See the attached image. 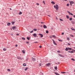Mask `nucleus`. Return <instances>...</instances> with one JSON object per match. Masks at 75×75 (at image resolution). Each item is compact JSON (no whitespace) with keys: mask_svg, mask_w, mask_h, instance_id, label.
<instances>
[{"mask_svg":"<svg viewBox=\"0 0 75 75\" xmlns=\"http://www.w3.org/2000/svg\"><path fill=\"white\" fill-rule=\"evenodd\" d=\"M54 8L56 9V11H58V8H59V6H58V5L57 4H56V6H54Z\"/></svg>","mask_w":75,"mask_h":75,"instance_id":"nucleus-1","label":"nucleus"},{"mask_svg":"<svg viewBox=\"0 0 75 75\" xmlns=\"http://www.w3.org/2000/svg\"><path fill=\"white\" fill-rule=\"evenodd\" d=\"M72 49L71 48L69 47H66V51H71L72 50Z\"/></svg>","mask_w":75,"mask_h":75,"instance_id":"nucleus-2","label":"nucleus"},{"mask_svg":"<svg viewBox=\"0 0 75 75\" xmlns=\"http://www.w3.org/2000/svg\"><path fill=\"white\" fill-rule=\"evenodd\" d=\"M70 4L71 6H72V4H74V1H69Z\"/></svg>","mask_w":75,"mask_h":75,"instance_id":"nucleus-3","label":"nucleus"},{"mask_svg":"<svg viewBox=\"0 0 75 75\" xmlns=\"http://www.w3.org/2000/svg\"><path fill=\"white\" fill-rule=\"evenodd\" d=\"M17 58L18 59H20V60H22L23 59H24V58H21L20 57H17Z\"/></svg>","mask_w":75,"mask_h":75,"instance_id":"nucleus-4","label":"nucleus"},{"mask_svg":"<svg viewBox=\"0 0 75 75\" xmlns=\"http://www.w3.org/2000/svg\"><path fill=\"white\" fill-rule=\"evenodd\" d=\"M52 41L53 42V44L54 45H57V44L56 43V42H55V41H54V39H52Z\"/></svg>","mask_w":75,"mask_h":75,"instance_id":"nucleus-5","label":"nucleus"},{"mask_svg":"<svg viewBox=\"0 0 75 75\" xmlns=\"http://www.w3.org/2000/svg\"><path fill=\"white\" fill-rule=\"evenodd\" d=\"M67 13L69 14V15H71V16H73V14L72 13H71L69 11H67Z\"/></svg>","mask_w":75,"mask_h":75,"instance_id":"nucleus-6","label":"nucleus"},{"mask_svg":"<svg viewBox=\"0 0 75 75\" xmlns=\"http://www.w3.org/2000/svg\"><path fill=\"white\" fill-rule=\"evenodd\" d=\"M39 35H40L41 38H42V37H44V36H43L42 34H39Z\"/></svg>","mask_w":75,"mask_h":75,"instance_id":"nucleus-7","label":"nucleus"},{"mask_svg":"<svg viewBox=\"0 0 75 75\" xmlns=\"http://www.w3.org/2000/svg\"><path fill=\"white\" fill-rule=\"evenodd\" d=\"M33 35L34 37H37V34H36V33L33 34Z\"/></svg>","mask_w":75,"mask_h":75,"instance_id":"nucleus-8","label":"nucleus"},{"mask_svg":"<svg viewBox=\"0 0 75 75\" xmlns=\"http://www.w3.org/2000/svg\"><path fill=\"white\" fill-rule=\"evenodd\" d=\"M16 26H13V27H12V29L13 30H16Z\"/></svg>","mask_w":75,"mask_h":75,"instance_id":"nucleus-9","label":"nucleus"},{"mask_svg":"<svg viewBox=\"0 0 75 75\" xmlns=\"http://www.w3.org/2000/svg\"><path fill=\"white\" fill-rule=\"evenodd\" d=\"M32 60L33 61H35L36 59H35L33 57H32Z\"/></svg>","mask_w":75,"mask_h":75,"instance_id":"nucleus-10","label":"nucleus"},{"mask_svg":"<svg viewBox=\"0 0 75 75\" xmlns=\"http://www.w3.org/2000/svg\"><path fill=\"white\" fill-rule=\"evenodd\" d=\"M43 28H47V27L45 25H43Z\"/></svg>","mask_w":75,"mask_h":75,"instance_id":"nucleus-11","label":"nucleus"},{"mask_svg":"<svg viewBox=\"0 0 75 75\" xmlns=\"http://www.w3.org/2000/svg\"><path fill=\"white\" fill-rule=\"evenodd\" d=\"M10 24H11V23H8L7 24V25L8 26H10Z\"/></svg>","mask_w":75,"mask_h":75,"instance_id":"nucleus-12","label":"nucleus"},{"mask_svg":"<svg viewBox=\"0 0 75 75\" xmlns=\"http://www.w3.org/2000/svg\"><path fill=\"white\" fill-rule=\"evenodd\" d=\"M11 23H12V25H14V23H15V22L12 21Z\"/></svg>","mask_w":75,"mask_h":75,"instance_id":"nucleus-13","label":"nucleus"},{"mask_svg":"<svg viewBox=\"0 0 75 75\" xmlns=\"http://www.w3.org/2000/svg\"><path fill=\"white\" fill-rule=\"evenodd\" d=\"M50 65V63H48V64H46V65H47V67H48V66H49Z\"/></svg>","mask_w":75,"mask_h":75,"instance_id":"nucleus-14","label":"nucleus"},{"mask_svg":"<svg viewBox=\"0 0 75 75\" xmlns=\"http://www.w3.org/2000/svg\"><path fill=\"white\" fill-rule=\"evenodd\" d=\"M68 52H70L71 53H73L74 52L72 50L71 51H68Z\"/></svg>","mask_w":75,"mask_h":75,"instance_id":"nucleus-15","label":"nucleus"},{"mask_svg":"<svg viewBox=\"0 0 75 75\" xmlns=\"http://www.w3.org/2000/svg\"><path fill=\"white\" fill-rule=\"evenodd\" d=\"M33 31H37V29H34Z\"/></svg>","mask_w":75,"mask_h":75,"instance_id":"nucleus-16","label":"nucleus"},{"mask_svg":"<svg viewBox=\"0 0 75 75\" xmlns=\"http://www.w3.org/2000/svg\"><path fill=\"white\" fill-rule=\"evenodd\" d=\"M23 65L24 66H27V64H26L25 63H24L23 64Z\"/></svg>","mask_w":75,"mask_h":75,"instance_id":"nucleus-17","label":"nucleus"},{"mask_svg":"<svg viewBox=\"0 0 75 75\" xmlns=\"http://www.w3.org/2000/svg\"><path fill=\"white\" fill-rule=\"evenodd\" d=\"M54 74H56V75H59V74H58V73L56 72H55L54 73Z\"/></svg>","mask_w":75,"mask_h":75,"instance_id":"nucleus-18","label":"nucleus"},{"mask_svg":"<svg viewBox=\"0 0 75 75\" xmlns=\"http://www.w3.org/2000/svg\"><path fill=\"white\" fill-rule=\"evenodd\" d=\"M71 23H72V24H75V22H74V21H71Z\"/></svg>","mask_w":75,"mask_h":75,"instance_id":"nucleus-19","label":"nucleus"},{"mask_svg":"<svg viewBox=\"0 0 75 75\" xmlns=\"http://www.w3.org/2000/svg\"><path fill=\"white\" fill-rule=\"evenodd\" d=\"M22 52L23 53V54H25V51H24V50H23L22 51Z\"/></svg>","mask_w":75,"mask_h":75,"instance_id":"nucleus-20","label":"nucleus"},{"mask_svg":"<svg viewBox=\"0 0 75 75\" xmlns=\"http://www.w3.org/2000/svg\"><path fill=\"white\" fill-rule=\"evenodd\" d=\"M30 37L29 38L28 37H27V40H30Z\"/></svg>","mask_w":75,"mask_h":75,"instance_id":"nucleus-21","label":"nucleus"},{"mask_svg":"<svg viewBox=\"0 0 75 75\" xmlns=\"http://www.w3.org/2000/svg\"><path fill=\"white\" fill-rule=\"evenodd\" d=\"M66 17L67 18V19H68V18H69V17L68 15L66 16Z\"/></svg>","mask_w":75,"mask_h":75,"instance_id":"nucleus-22","label":"nucleus"},{"mask_svg":"<svg viewBox=\"0 0 75 75\" xmlns=\"http://www.w3.org/2000/svg\"><path fill=\"white\" fill-rule=\"evenodd\" d=\"M51 3H52V4H55V2H54L53 1H52L51 2Z\"/></svg>","mask_w":75,"mask_h":75,"instance_id":"nucleus-23","label":"nucleus"},{"mask_svg":"<svg viewBox=\"0 0 75 75\" xmlns=\"http://www.w3.org/2000/svg\"><path fill=\"white\" fill-rule=\"evenodd\" d=\"M19 15H21V14H22V12H20L19 13Z\"/></svg>","mask_w":75,"mask_h":75,"instance_id":"nucleus-24","label":"nucleus"},{"mask_svg":"<svg viewBox=\"0 0 75 75\" xmlns=\"http://www.w3.org/2000/svg\"><path fill=\"white\" fill-rule=\"evenodd\" d=\"M67 40L68 41H69V40H70V39H69V38H67Z\"/></svg>","mask_w":75,"mask_h":75,"instance_id":"nucleus-25","label":"nucleus"},{"mask_svg":"<svg viewBox=\"0 0 75 75\" xmlns=\"http://www.w3.org/2000/svg\"><path fill=\"white\" fill-rule=\"evenodd\" d=\"M54 69L55 70H57V67H54Z\"/></svg>","mask_w":75,"mask_h":75,"instance_id":"nucleus-26","label":"nucleus"},{"mask_svg":"<svg viewBox=\"0 0 75 75\" xmlns=\"http://www.w3.org/2000/svg\"><path fill=\"white\" fill-rule=\"evenodd\" d=\"M22 40H25V38H24L23 37L22 38Z\"/></svg>","mask_w":75,"mask_h":75,"instance_id":"nucleus-27","label":"nucleus"},{"mask_svg":"<svg viewBox=\"0 0 75 75\" xmlns=\"http://www.w3.org/2000/svg\"><path fill=\"white\" fill-rule=\"evenodd\" d=\"M3 50L4 51H6V48H4Z\"/></svg>","mask_w":75,"mask_h":75,"instance_id":"nucleus-28","label":"nucleus"},{"mask_svg":"<svg viewBox=\"0 0 75 75\" xmlns=\"http://www.w3.org/2000/svg\"><path fill=\"white\" fill-rule=\"evenodd\" d=\"M46 34H48V31L47 30L46 31Z\"/></svg>","mask_w":75,"mask_h":75,"instance_id":"nucleus-29","label":"nucleus"},{"mask_svg":"<svg viewBox=\"0 0 75 75\" xmlns=\"http://www.w3.org/2000/svg\"><path fill=\"white\" fill-rule=\"evenodd\" d=\"M52 37H53V38H55V37H56V36H55V35H52Z\"/></svg>","mask_w":75,"mask_h":75,"instance_id":"nucleus-30","label":"nucleus"},{"mask_svg":"<svg viewBox=\"0 0 75 75\" xmlns=\"http://www.w3.org/2000/svg\"><path fill=\"white\" fill-rule=\"evenodd\" d=\"M71 29L73 30V31H75V29H73L72 28H71Z\"/></svg>","mask_w":75,"mask_h":75,"instance_id":"nucleus-31","label":"nucleus"},{"mask_svg":"<svg viewBox=\"0 0 75 75\" xmlns=\"http://www.w3.org/2000/svg\"><path fill=\"white\" fill-rule=\"evenodd\" d=\"M69 20H70V21H71V20H72V18H70L69 19Z\"/></svg>","mask_w":75,"mask_h":75,"instance_id":"nucleus-32","label":"nucleus"},{"mask_svg":"<svg viewBox=\"0 0 75 75\" xmlns=\"http://www.w3.org/2000/svg\"><path fill=\"white\" fill-rule=\"evenodd\" d=\"M28 69V67H27L25 69V71H27V69Z\"/></svg>","mask_w":75,"mask_h":75,"instance_id":"nucleus-33","label":"nucleus"},{"mask_svg":"<svg viewBox=\"0 0 75 75\" xmlns=\"http://www.w3.org/2000/svg\"><path fill=\"white\" fill-rule=\"evenodd\" d=\"M59 20L61 21H63V20L62 19L60 18Z\"/></svg>","mask_w":75,"mask_h":75,"instance_id":"nucleus-34","label":"nucleus"},{"mask_svg":"<svg viewBox=\"0 0 75 75\" xmlns=\"http://www.w3.org/2000/svg\"><path fill=\"white\" fill-rule=\"evenodd\" d=\"M61 73L62 74H65V73H66V72H62Z\"/></svg>","mask_w":75,"mask_h":75,"instance_id":"nucleus-35","label":"nucleus"},{"mask_svg":"<svg viewBox=\"0 0 75 75\" xmlns=\"http://www.w3.org/2000/svg\"><path fill=\"white\" fill-rule=\"evenodd\" d=\"M71 59V60H72V61H75V59H74L73 58H72Z\"/></svg>","mask_w":75,"mask_h":75,"instance_id":"nucleus-36","label":"nucleus"},{"mask_svg":"<svg viewBox=\"0 0 75 75\" xmlns=\"http://www.w3.org/2000/svg\"><path fill=\"white\" fill-rule=\"evenodd\" d=\"M59 56H60V57H62V54H59Z\"/></svg>","mask_w":75,"mask_h":75,"instance_id":"nucleus-37","label":"nucleus"},{"mask_svg":"<svg viewBox=\"0 0 75 75\" xmlns=\"http://www.w3.org/2000/svg\"><path fill=\"white\" fill-rule=\"evenodd\" d=\"M57 52L60 53V52H61L59 50H58V51H57Z\"/></svg>","mask_w":75,"mask_h":75,"instance_id":"nucleus-38","label":"nucleus"},{"mask_svg":"<svg viewBox=\"0 0 75 75\" xmlns=\"http://www.w3.org/2000/svg\"><path fill=\"white\" fill-rule=\"evenodd\" d=\"M7 71H10V69H7Z\"/></svg>","mask_w":75,"mask_h":75,"instance_id":"nucleus-39","label":"nucleus"},{"mask_svg":"<svg viewBox=\"0 0 75 75\" xmlns=\"http://www.w3.org/2000/svg\"><path fill=\"white\" fill-rule=\"evenodd\" d=\"M30 33H32L33 32V30H32L30 32Z\"/></svg>","mask_w":75,"mask_h":75,"instance_id":"nucleus-40","label":"nucleus"},{"mask_svg":"<svg viewBox=\"0 0 75 75\" xmlns=\"http://www.w3.org/2000/svg\"><path fill=\"white\" fill-rule=\"evenodd\" d=\"M28 58L26 59V61H28Z\"/></svg>","mask_w":75,"mask_h":75,"instance_id":"nucleus-41","label":"nucleus"},{"mask_svg":"<svg viewBox=\"0 0 75 75\" xmlns=\"http://www.w3.org/2000/svg\"><path fill=\"white\" fill-rule=\"evenodd\" d=\"M43 3H44V4H45V2L44 1H43L42 2Z\"/></svg>","mask_w":75,"mask_h":75,"instance_id":"nucleus-42","label":"nucleus"},{"mask_svg":"<svg viewBox=\"0 0 75 75\" xmlns=\"http://www.w3.org/2000/svg\"><path fill=\"white\" fill-rule=\"evenodd\" d=\"M60 63V62H57V64H59V63Z\"/></svg>","mask_w":75,"mask_h":75,"instance_id":"nucleus-43","label":"nucleus"},{"mask_svg":"<svg viewBox=\"0 0 75 75\" xmlns=\"http://www.w3.org/2000/svg\"><path fill=\"white\" fill-rule=\"evenodd\" d=\"M26 42L27 44H29V42Z\"/></svg>","mask_w":75,"mask_h":75,"instance_id":"nucleus-44","label":"nucleus"},{"mask_svg":"<svg viewBox=\"0 0 75 75\" xmlns=\"http://www.w3.org/2000/svg\"><path fill=\"white\" fill-rule=\"evenodd\" d=\"M16 35H17V36H18V35H19V34L18 33L16 34Z\"/></svg>","mask_w":75,"mask_h":75,"instance_id":"nucleus-45","label":"nucleus"},{"mask_svg":"<svg viewBox=\"0 0 75 75\" xmlns=\"http://www.w3.org/2000/svg\"><path fill=\"white\" fill-rule=\"evenodd\" d=\"M67 6H69V4H67Z\"/></svg>","mask_w":75,"mask_h":75,"instance_id":"nucleus-46","label":"nucleus"},{"mask_svg":"<svg viewBox=\"0 0 75 75\" xmlns=\"http://www.w3.org/2000/svg\"><path fill=\"white\" fill-rule=\"evenodd\" d=\"M64 33H62V35H64Z\"/></svg>","mask_w":75,"mask_h":75,"instance_id":"nucleus-47","label":"nucleus"},{"mask_svg":"<svg viewBox=\"0 0 75 75\" xmlns=\"http://www.w3.org/2000/svg\"><path fill=\"white\" fill-rule=\"evenodd\" d=\"M15 47H18V45H15Z\"/></svg>","mask_w":75,"mask_h":75,"instance_id":"nucleus-48","label":"nucleus"},{"mask_svg":"<svg viewBox=\"0 0 75 75\" xmlns=\"http://www.w3.org/2000/svg\"><path fill=\"white\" fill-rule=\"evenodd\" d=\"M68 44L69 45H71V44H69V43H68Z\"/></svg>","mask_w":75,"mask_h":75,"instance_id":"nucleus-49","label":"nucleus"},{"mask_svg":"<svg viewBox=\"0 0 75 75\" xmlns=\"http://www.w3.org/2000/svg\"><path fill=\"white\" fill-rule=\"evenodd\" d=\"M59 41H62V40H59Z\"/></svg>","mask_w":75,"mask_h":75,"instance_id":"nucleus-50","label":"nucleus"},{"mask_svg":"<svg viewBox=\"0 0 75 75\" xmlns=\"http://www.w3.org/2000/svg\"><path fill=\"white\" fill-rule=\"evenodd\" d=\"M39 47H40V48H42V46H40Z\"/></svg>","mask_w":75,"mask_h":75,"instance_id":"nucleus-51","label":"nucleus"},{"mask_svg":"<svg viewBox=\"0 0 75 75\" xmlns=\"http://www.w3.org/2000/svg\"><path fill=\"white\" fill-rule=\"evenodd\" d=\"M70 36L71 37H74V35H70Z\"/></svg>","mask_w":75,"mask_h":75,"instance_id":"nucleus-52","label":"nucleus"},{"mask_svg":"<svg viewBox=\"0 0 75 75\" xmlns=\"http://www.w3.org/2000/svg\"><path fill=\"white\" fill-rule=\"evenodd\" d=\"M34 42L35 43H38V42Z\"/></svg>","mask_w":75,"mask_h":75,"instance_id":"nucleus-53","label":"nucleus"},{"mask_svg":"<svg viewBox=\"0 0 75 75\" xmlns=\"http://www.w3.org/2000/svg\"><path fill=\"white\" fill-rule=\"evenodd\" d=\"M40 66H41V63H40L39 64Z\"/></svg>","mask_w":75,"mask_h":75,"instance_id":"nucleus-54","label":"nucleus"},{"mask_svg":"<svg viewBox=\"0 0 75 75\" xmlns=\"http://www.w3.org/2000/svg\"><path fill=\"white\" fill-rule=\"evenodd\" d=\"M37 5H39V4L38 3H37L36 4Z\"/></svg>","mask_w":75,"mask_h":75,"instance_id":"nucleus-55","label":"nucleus"},{"mask_svg":"<svg viewBox=\"0 0 75 75\" xmlns=\"http://www.w3.org/2000/svg\"><path fill=\"white\" fill-rule=\"evenodd\" d=\"M56 19L58 20V18L57 17H56Z\"/></svg>","mask_w":75,"mask_h":75,"instance_id":"nucleus-56","label":"nucleus"},{"mask_svg":"<svg viewBox=\"0 0 75 75\" xmlns=\"http://www.w3.org/2000/svg\"><path fill=\"white\" fill-rule=\"evenodd\" d=\"M41 24H44V23L42 22H41Z\"/></svg>","mask_w":75,"mask_h":75,"instance_id":"nucleus-57","label":"nucleus"},{"mask_svg":"<svg viewBox=\"0 0 75 75\" xmlns=\"http://www.w3.org/2000/svg\"><path fill=\"white\" fill-rule=\"evenodd\" d=\"M11 35H12V36H13V34H11Z\"/></svg>","mask_w":75,"mask_h":75,"instance_id":"nucleus-58","label":"nucleus"},{"mask_svg":"<svg viewBox=\"0 0 75 75\" xmlns=\"http://www.w3.org/2000/svg\"><path fill=\"white\" fill-rule=\"evenodd\" d=\"M73 16L74 17H75V15H74Z\"/></svg>","mask_w":75,"mask_h":75,"instance_id":"nucleus-59","label":"nucleus"},{"mask_svg":"<svg viewBox=\"0 0 75 75\" xmlns=\"http://www.w3.org/2000/svg\"><path fill=\"white\" fill-rule=\"evenodd\" d=\"M10 10H11V8H10Z\"/></svg>","mask_w":75,"mask_h":75,"instance_id":"nucleus-60","label":"nucleus"},{"mask_svg":"<svg viewBox=\"0 0 75 75\" xmlns=\"http://www.w3.org/2000/svg\"><path fill=\"white\" fill-rule=\"evenodd\" d=\"M50 38H52V37H51V36H50Z\"/></svg>","mask_w":75,"mask_h":75,"instance_id":"nucleus-61","label":"nucleus"},{"mask_svg":"<svg viewBox=\"0 0 75 75\" xmlns=\"http://www.w3.org/2000/svg\"><path fill=\"white\" fill-rule=\"evenodd\" d=\"M42 75H44V74L42 73Z\"/></svg>","mask_w":75,"mask_h":75,"instance_id":"nucleus-62","label":"nucleus"},{"mask_svg":"<svg viewBox=\"0 0 75 75\" xmlns=\"http://www.w3.org/2000/svg\"><path fill=\"white\" fill-rule=\"evenodd\" d=\"M48 16H49V17H50V16L48 15Z\"/></svg>","mask_w":75,"mask_h":75,"instance_id":"nucleus-63","label":"nucleus"},{"mask_svg":"<svg viewBox=\"0 0 75 75\" xmlns=\"http://www.w3.org/2000/svg\"><path fill=\"white\" fill-rule=\"evenodd\" d=\"M66 1V0H63V1Z\"/></svg>","mask_w":75,"mask_h":75,"instance_id":"nucleus-64","label":"nucleus"}]
</instances>
